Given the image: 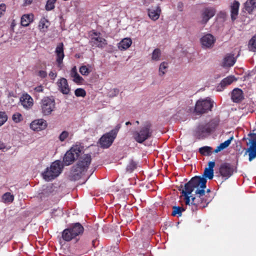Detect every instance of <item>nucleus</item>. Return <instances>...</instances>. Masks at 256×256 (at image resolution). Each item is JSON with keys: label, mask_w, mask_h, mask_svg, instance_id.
<instances>
[{"label": "nucleus", "mask_w": 256, "mask_h": 256, "mask_svg": "<svg viewBox=\"0 0 256 256\" xmlns=\"http://www.w3.org/2000/svg\"><path fill=\"white\" fill-rule=\"evenodd\" d=\"M136 168V164L132 160H130L126 166V170L130 172H132Z\"/></svg>", "instance_id": "79ce46f5"}, {"label": "nucleus", "mask_w": 256, "mask_h": 256, "mask_svg": "<svg viewBox=\"0 0 256 256\" xmlns=\"http://www.w3.org/2000/svg\"><path fill=\"white\" fill-rule=\"evenodd\" d=\"M233 139L234 136H232L228 140H226L224 142L221 143L218 146L214 152L215 153H218V152L225 149L229 146Z\"/></svg>", "instance_id": "bb28decb"}, {"label": "nucleus", "mask_w": 256, "mask_h": 256, "mask_svg": "<svg viewBox=\"0 0 256 256\" xmlns=\"http://www.w3.org/2000/svg\"><path fill=\"white\" fill-rule=\"evenodd\" d=\"M47 76L46 72L44 70H40L39 72V76L41 78H44Z\"/></svg>", "instance_id": "8fccbe9b"}, {"label": "nucleus", "mask_w": 256, "mask_h": 256, "mask_svg": "<svg viewBox=\"0 0 256 256\" xmlns=\"http://www.w3.org/2000/svg\"><path fill=\"white\" fill-rule=\"evenodd\" d=\"M69 228L75 237L82 234L84 232L83 226L78 222L73 224Z\"/></svg>", "instance_id": "4be33fe9"}, {"label": "nucleus", "mask_w": 256, "mask_h": 256, "mask_svg": "<svg viewBox=\"0 0 256 256\" xmlns=\"http://www.w3.org/2000/svg\"><path fill=\"white\" fill-rule=\"evenodd\" d=\"M240 3L238 1H234L231 6V18L232 20L236 18L238 12Z\"/></svg>", "instance_id": "a878e982"}, {"label": "nucleus", "mask_w": 256, "mask_h": 256, "mask_svg": "<svg viewBox=\"0 0 256 256\" xmlns=\"http://www.w3.org/2000/svg\"><path fill=\"white\" fill-rule=\"evenodd\" d=\"M82 152V148L79 145L73 146L64 154L63 162L65 166H69L77 159Z\"/></svg>", "instance_id": "423d86ee"}, {"label": "nucleus", "mask_w": 256, "mask_h": 256, "mask_svg": "<svg viewBox=\"0 0 256 256\" xmlns=\"http://www.w3.org/2000/svg\"><path fill=\"white\" fill-rule=\"evenodd\" d=\"M91 162L90 154H85L81 156L77 164L72 166L70 173L72 180H76L81 178L87 171Z\"/></svg>", "instance_id": "f03ea898"}, {"label": "nucleus", "mask_w": 256, "mask_h": 256, "mask_svg": "<svg viewBox=\"0 0 256 256\" xmlns=\"http://www.w3.org/2000/svg\"><path fill=\"white\" fill-rule=\"evenodd\" d=\"M219 122V118H216L212 120L208 123L206 124L208 128H210V132L216 128L218 125Z\"/></svg>", "instance_id": "473e14b6"}, {"label": "nucleus", "mask_w": 256, "mask_h": 256, "mask_svg": "<svg viewBox=\"0 0 256 256\" xmlns=\"http://www.w3.org/2000/svg\"><path fill=\"white\" fill-rule=\"evenodd\" d=\"M214 166H215L214 162H208V169L213 170Z\"/></svg>", "instance_id": "603ef678"}, {"label": "nucleus", "mask_w": 256, "mask_h": 256, "mask_svg": "<svg viewBox=\"0 0 256 256\" xmlns=\"http://www.w3.org/2000/svg\"><path fill=\"white\" fill-rule=\"evenodd\" d=\"M132 44V41L130 38H124L118 44V48L120 50L128 49Z\"/></svg>", "instance_id": "393cba45"}, {"label": "nucleus", "mask_w": 256, "mask_h": 256, "mask_svg": "<svg viewBox=\"0 0 256 256\" xmlns=\"http://www.w3.org/2000/svg\"><path fill=\"white\" fill-rule=\"evenodd\" d=\"M115 138L110 133L108 132L101 137L100 140V144L101 147L105 148L110 146L112 144Z\"/></svg>", "instance_id": "2eb2a0df"}, {"label": "nucleus", "mask_w": 256, "mask_h": 256, "mask_svg": "<svg viewBox=\"0 0 256 256\" xmlns=\"http://www.w3.org/2000/svg\"><path fill=\"white\" fill-rule=\"evenodd\" d=\"M2 198L5 202H11L14 200V196L10 192H6L2 196Z\"/></svg>", "instance_id": "4c0bfd02"}, {"label": "nucleus", "mask_w": 256, "mask_h": 256, "mask_svg": "<svg viewBox=\"0 0 256 256\" xmlns=\"http://www.w3.org/2000/svg\"><path fill=\"white\" fill-rule=\"evenodd\" d=\"M236 62L234 54H228L224 58L222 66L224 67H230Z\"/></svg>", "instance_id": "5701e85b"}, {"label": "nucleus", "mask_w": 256, "mask_h": 256, "mask_svg": "<svg viewBox=\"0 0 256 256\" xmlns=\"http://www.w3.org/2000/svg\"><path fill=\"white\" fill-rule=\"evenodd\" d=\"M4 148V146H3V145L0 146V150H2Z\"/></svg>", "instance_id": "6e6d98bb"}, {"label": "nucleus", "mask_w": 256, "mask_h": 256, "mask_svg": "<svg viewBox=\"0 0 256 256\" xmlns=\"http://www.w3.org/2000/svg\"><path fill=\"white\" fill-rule=\"evenodd\" d=\"M20 102L22 105L26 110L30 109L34 104L32 98L28 94H22L20 98Z\"/></svg>", "instance_id": "f3484780"}, {"label": "nucleus", "mask_w": 256, "mask_h": 256, "mask_svg": "<svg viewBox=\"0 0 256 256\" xmlns=\"http://www.w3.org/2000/svg\"><path fill=\"white\" fill-rule=\"evenodd\" d=\"M32 2V0H26V4H30Z\"/></svg>", "instance_id": "5fc2aeb1"}, {"label": "nucleus", "mask_w": 256, "mask_h": 256, "mask_svg": "<svg viewBox=\"0 0 256 256\" xmlns=\"http://www.w3.org/2000/svg\"><path fill=\"white\" fill-rule=\"evenodd\" d=\"M160 12L161 10L158 6L148 10V15L150 18L153 20H156L159 18Z\"/></svg>", "instance_id": "aec40b11"}, {"label": "nucleus", "mask_w": 256, "mask_h": 256, "mask_svg": "<svg viewBox=\"0 0 256 256\" xmlns=\"http://www.w3.org/2000/svg\"><path fill=\"white\" fill-rule=\"evenodd\" d=\"M126 125L131 124V122H128L126 123Z\"/></svg>", "instance_id": "4d7b16f0"}, {"label": "nucleus", "mask_w": 256, "mask_h": 256, "mask_svg": "<svg viewBox=\"0 0 256 256\" xmlns=\"http://www.w3.org/2000/svg\"><path fill=\"white\" fill-rule=\"evenodd\" d=\"M49 76L52 79L54 80L56 77V74L52 71L50 72Z\"/></svg>", "instance_id": "3c124183"}, {"label": "nucleus", "mask_w": 256, "mask_h": 256, "mask_svg": "<svg viewBox=\"0 0 256 256\" xmlns=\"http://www.w3.org/2000/svg\"><path fill=\"white\" fill-rule=\"evenodd\" d=\"M178 9L180 11H182V3H180V2H179L178 4Z\"/></svg>", "instance_id": "864d4df0"}, {"label": "nucleus", "mask_w": 256, "mask_h": 256, "mask_svg": "<svg viewBox=\"0 0 256 256\" xmlns=\"http://www.w3.org/2000/svg\"><path fill=\"white\" fill-rule=\"evenodd\" d=\"M220 172L221 176L226 180L233 174L234 166L230 164H224L220 168Z\"/></svg>", "instance_id": "f8f14e48"}, {"label": "nucleus", "mask_w": 256, "mask_h": 256, "mask_svg": "<svg viewBox=\"0 0 256 256\" xmlns=\"http://www.w3.org/2000/svg\"><path fill=\"white\" fill-rule=\"evenodd\" d=\"M71 136V134L68 131L64 130L60 134L58 138L62 142L66 140L69 136Z\"/></svg>", "instance_id": "58836bf2"}, {"label": "nucleus", "mask_w": 256, "mask_h": 256, "mask_svg": "<svg viewBox=\"0 0 256 256\" xmlns=\"http://www.w3.org/2000/svg\"><path fill=\"white\" fill-rule=\"evenodd\" d=\"M56 1V0H48L46 5V10L49 11L53 10Z\"/></svg>", "instance_id": "a19ab883"}, {"label": "nucleus", "mask_w": 256, "mask_h": 256, "mask_svg": "<svg viewBox=\"0 0 256 256\" xmlns=\"http://www.w3.org/2000/svg\"><path fill=\"white\" fill-rule=\"evenodd\" d=\"M214 102L210 98L200 100L196 102L195 112L196 114H202L211 110L213 106Z\"/></svg>", "instance_id": "0eeeda50"}, {"label": "nucleus", "mask_w": 256, "mask_h": 256, "mask_svg": "<svg viewBox=\"0 0 256 256\" xmlns=\"http://www.w3.org/2000/svg\"><path fill=\"white\" fill-rule=\"evenodd\" d=\"M50 25L49 22L44 18L40 19L39 24L38 28L40 32H46Z\"/></svg>", "instance_id": "cd10ccee"}, {"label": "nucleus", "mask_w": 256, "mask_h": 256, "mask_svg": "<svg viewBox=\"0 0 256 256\" xmlns=\"http://www.w3.org/2000/svg\"><path fill=\"white\" fill-rule=\"evenodd\" d=\"M136 123L137 124H139V122L138 120H136Z\"/></svg>", "instance_id": "bf43d9fd"}, {"label": "nucleus", "mask_w": 256, "mask_h": 256, "mask_svg": "<svg viewBox=\"0 0 256 256\" xmlns=\"http://www.w3.org/2000/svg\"><path fill=\"white\" fill-rule=\"evenodd\" d=\"M173 211L172 212V215L174 216H180L182 214V212L184 211V209L180 206H174L172 208Z\"/></svg>", "instance_id": "f704fd0d"}, {"label": "nucleus", "mask_w": 256, "mask_h": 256, "mask_svg": "<svg viewBox=\"0 0 256 256\" xmlns=\"http://www.w3.org/2000/svg\"><path fill=\"white\" fill-rule=\"evenodd\" d=\"M120 124H118L116 128L114 129L110 130L109 133H110V134H112L114 137L115 138L120 128Z\"/></svg>", "instance_id": "49530a36"}, {"label": "nucleus", "mask_w": 256, "mask_h": 256, "mask_svg": "<svg viewBox=\"0 0 256 256\" xmlns=\"http://www.w3.org/2000/svg\"><path fill=\"white\" fill-rule=\"evenodd\" d=\"M168 68V64L166 62H164L160 64L159 67V75L160 76H164L166 72V70Z\"/></svg>", "instance_id": "c9c22d12"}, {"label": "nucleus", "mask_w": 256, "mask_h": 256, "mask_svg": "<svg viewBox=\"0 0 256 256\" xmlns=\"http://www.w3.org/2000/svg\"><path fill=\"white\" fill-rule=\"evenodd\" d=\"M212 148L210 146H205L199 148V152L202 155L209 156L212 152Z\"/></svg>", "instance_id": "72a5a7b5"}, {"label": "nucleus", "mask_w": 256, "mask_h": 256, "mask_svg": "<svg viewBox=\"0 0 256 256\" xmlns=\"http://www.w3.org/2000/svg\"><path fill=\"white\" fill-rule=\"evenodd\" d=\"M214 176V170L206 168L202 176H195L185 184L182 194L184 196L186 204L190 203L196 206L204 208L209 203L205 198V188L207 182L206 178L212 180Z\"/></svg>", "instance_id": "f257e3e1"}, {"label": "nucleus", "mask_w": 256, "mask_h": 256, "mask_svg": "<svg viewBox=\"0 0 256 256\" xmlns=\"http://www.w3.org/2000/svg\"><path fill=\"white\" fill-rule=\"evenodd\" d=\"M74 94L76 96L84 97L86 95V92L84 89L78 88L74 91Z\"/></svg>", "instance_id": "37998d69"}, {"label": "nucleus", "mask_w": 256, "mask_h": 256, "mask_svg": "<svg viewBox=\"0 0 256 256\" xmlns=\"http://www.w3.org/2000/svg\"><path fill=\"white\" fill-rule=\"evenodd\" d=\"M210 132V128L207 124H200L196 130V135L200 138L203 136L205 134Z\"/></svg>", "instance_id": "412c9836"}, {"label": "nucleus", "mask_w": 256, "mask_h": 256, "mask_svg": "<svg viewBox=\"0 0 256 256\" xmlns=\"http://www.w3.org/2000/svg\"><path fill=\"white\" fill-rule=\"evenodd\" d=\"M215 40L214 36L212 34H207L204 35L200 38V43L202 48H212Z\"/></svg>", "instance_id": "9b49d317"}, {"label": "nucleus", "mask_w": 256, "mask_h": 256, "mask_svg": "<svg viewBox=\"0 0 256 256\" xmlns=\"http://www.w3.org/2000/svg\"><path fill=\"white\" fill-rule=\"evenodd\" d=\"M248 136L250 138L248 139L247 144H250V146L246 150L244 156L248 154V160L251 162L256 158V133L250 134Z\"/></svg>", "instance_id": "6e6552de"}, {"label": "nucleus", "mask_w": 256, "mask_h": 256, "mask_svg": "<svg viewBox=\"0 0 256 256\" xmlns=\"http://www.w3.org/2000/svg\"><path fill=\"white\" fill-rule=\"evenodd\" d=\"M90 42L92 46L100 48H103L107 44L106 40L100 36V33L96 32L92 34Z\"/></svg>", "instance_id": "1a4fd4ad"}, {"label": "nucleus", "mask_w": 256, "mask_h": 256, "mask_svg": "<svg viewBox=\"0 0 256 256\" xmlns=\"http://www.w3.org/2000/svg\"><path fill=\"white\" fill-rule=\"evenodd\" d=\"M70 75L71 78H72V80L76 84H80L84 80L83 78L78 73L76 66L72 68Z\"/></svg>", "instance_id": "b1692460"}, {"label": "nucleus", "mask_w": 256, "mask_h": 256, "mask_svg": "<svg viewBox=\"0 0 256 256\" xmlns=\"http://www.w3.org/2000/svg\"><path fill=\"white\" fill-rule=\"evenodd\" d=\"M58 90L64 94H69L70 88L68 84V81L65 78H60L57 82Z\"/></svg>", "instance_id": "ddd939ff"}, {"label": "nucleus", "mask_w": 256, "mask_h": 256, "mask_svg": "<svg viewBox=\"0 0 256 256\" xmlns=\"http://www.w3.org/2000/svg\"><path fill=\"white\" fill-rule=\"evenodd\" d=\"M246 11L250 12L254 8H256V0H248L244 4Z\"/></svg>", "instance_id": "7c9ffc66"}, {"label": "nucleus", "mask_w": 256, "mask_h": 256, "mask_svg": "<svg viewBox=\"0 0 256 256\" xmlns=\"http://www.w3.org/2000/svg\"><path fill=\"white\" fill-rule=\"evenodd\" d=\"M210 192V189H208V190H206V192H207L208 193H209Z\"/></svg>", "instance_id": "13d9d810"}, {"label": "nucleus", "mask_w": 256, "mask_h": 256, "mask_svg": "<svg viewBox=\"0 0 256 256\" xmlns=\"http://www.w3.org/2000/svg\"><path fill=\"white\" fill-rule=\"evenodd\" d=\"M232 100L234 102H239L244 99L243 92L240 88H236L232 92Z\"/></svg>", "instance_id": "a211bd4d"}, {"label": "nucleus", "mask_w": 256, "mask_h": 256, "mask_svg": "<svg viewBox=\"0 0 256 256\" xmlns=\"http://www.w3.org/2000/svg\"><path fill=\"white\" fill-rule=\"evenodd\" d=\"M162 56L161 51L159 48H156L154 50L152 54V60L157 62L160 60Z\"/></svg>", "instance_id": "2f4dec72"}, {"label": "nucleus", "mask_w": 256, "mask_h": 256, "mask_svg": "<svg viewBox=\"0 0 256 256\" xmlns=\"http://www.w3.org/2000/svg\"><path fill=\"white\" fill-rule=\"evenodd\" d=\"M34 90L35 92H43L44 88H43V86H39L36 87L34 88Z\"/></svg>", "instance_id": "09e8293b"}, {"label": "nucleus", "mask_w": 256, "mask_h": 256, "mask_svg": "<svg viewBox=\"0 0 256 256\" xmlns=\"http://www.w3.org/2000/svg\"><path fill=\"white\" fill-rule=\"evenodd\" d=\"M216 14L214 8H206L203 10L200 16V19L199 22L203 25H205L208 21L212 18Z\"/></svg>", "instance_id": "9d476101"}, {"label": "nucleus", "mask_w": 256, "mask_h": 256, "mask_svg": "<svg viewBox=\"0 0 256 256\" xmlns=\"http://www.w3.org/2000/svg\"><path fill=\"white\" fill-rule=\"evenodd\" d=\"M54 99L52 97L45 96L40 102V110L44 116L51 114L56 108Z\"/></svg>", "instance_id": "39448f33"}, {"label": "nucleus", "mask_w": 256, "mask_h": 256, "mask_svg": "<svg viewBox=\"0 0 256 256\" xmlns=\"http://www.w3.org/2000/svg\"><path fill=\"white\" fill-rule=\"evenodd\" d=\"M8 120V117L4 112H0V126L3 125Z\"/></svg>", "instance_id": "c03bdc74"}, {"label": "nucleus", "mask_w": 256, "mask_h": 256, "mask_svg": "<svg viewBox=\"0 0 256 256\" xmlns=\"http://www.w3.org/2000/svg\"><path fill=\"white\" fill-rule=\"evenodd\" d=\"M152 130L151 124L146 122L138 130L133 132L134 140L138 143H142L146 140L150 138L152 135Z\"/></svg>", "instance_id": "20e7f679"}, {"label": "nucleus", "mask_w": 256, "mask_h": 256, "mask_svg": "<svg viewBox=\"0 0 256 256\" xmlns=\"http://www.w3.org/2000/svg\"><path fill=\"white\" fill-rule=\"evenodd\" d=\"M63 47V44L60 43L57 46L55 51L56 54V62L59 65L62 62V60L64 56Z\"/></svg>", "instance_id": "6ab92c4d"}, {"label": "nucleus", "mask_w": 256, "mask_h": 256, "mask_svg": "<svg viewBox=\"0 0 256 256\" xmlns=\"http://www.w3.org/2000/svg\"><path fill=\"white\" fill-rule=\"evenodd\" d=\"M32 14H24L21 18V24L22 26H26L32 21Z\"/></svg>", "instance_id": "c756f323"}, {"label": "nucleus", "mask_w": 256, "mask_h": 256, "mask_svg": "<svg viewBox=\"0 0 256 256\" xmlns=\"http://www.w3.org/2000/svg\"><path fill=\"white\" fill-rule=\"evenodd\" d=\"M6 6L5 4H0V18L4 14L6 11Z\"/></svg>", "instance_id": "de8ad7c7"}, {"label": "nucleus", "mask_w": 256, "mask_h": 256, "mask_svg": "<svg viewBox=\"0 0 256 256\" xmlns=\"http://www.w3.org/2000/svg\"><path fill=\"white\" fill-rule=\"evenodd\" d=\"M62 168L63 164L61 162L58 160H56L42 173L43 178L46 181L54 180L60 174Z\"/></svg>", "instance_id": "7ed1b4c3"}, {"label": "nucleus", "mask_w": 256, "mask_h": 256, "mask_svg": "<svg viewBox=\"0 0 256 256\" xmlns=\"http://www.w3.org/2000/svg\"><path fill=\"white\" fill-rule=\"evenodd\" d=\"M236 79L233 76H230L224 78L216 86L218 92H222L226 86L230 85L233 82L236 81Z\"/></svg>", "instance_id": "dca6fc26"}, {"label": "nucleus", "mask_w": 256, "mask_h": 256, "mask_svg": "<svg viewBox=\"0 0 256 256\" xmlns=\"http://www.w3.org/2000/svg\"><path fill=\"white\" fill-rule=\"evenodd\" d=\"M62 237L64 240L68 242L70 241L75 238L74 234L72 233L70 228H66L63 231Z\"/></svg>", "instance_id": "c85d7f7f"}, {"label": "nucleus", "mask_w": 256, "mask_h": 256, "mask_svg": "<svg viewBox=\"0 0 256 256\" xmlns=\"http://www.w3.org/2000/svg\"><path fill=\"white\" fill-rule=\"evenodd\" d=\"M249 48L254 52L256 51V34L250 40Z\"/></svg>", "instance_id": "ea45409f"}, {"label": "nucleus", "mask_w": 256, "mask_h": 256, "mask_svg": "<svg viewBox=\"0 0 256 256\" xmlns=\"http://www.w3.org/2000/svg\"><path fill=\"white\" fill-rule=\"evenodd\" d=\"M22 120V116L20 114L17 112L13 114L12 120L15 122H19Z\"/></svg>", "instance_id": "a18cd8bd"}, {"label": "nucleus", "mask_w": 256, "mask_h": 256, "mask_svg": "<svg viewBox=\"0 0 256 256\" xmlns=\"http://www.w3.org/2000/svg\"><path fill=\"white\" fill-rule=\"evenodd\" d=\"M90 66H82L80 68V72L83 76H88L91 70L88 68Z\"/></svg>", "instance_id": "e433bc0d"}, {"label": "nucleus", "mask_w": 256, "mask_h": 256, "mask_svg": "<svg viewBox=\"0 0 256 256\" xmlns=\"http://www.w3.org/2000/svg\"><path fill=\"white\" fill-rule=\"evenodd\" d=\"M47 126L46 120L40 118L32 122L30 128L34 131H40L44 130Z\"/></svg>", "instance_id": "4468645a"}]
</instances>
